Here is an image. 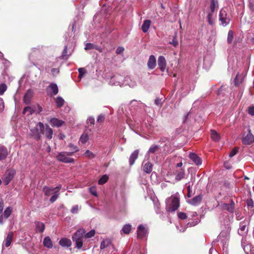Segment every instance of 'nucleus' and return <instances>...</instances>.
<instances>
[{
  "mask_svg": "<svg viewBox=\"0 0 254 254\" xmlns=\"http://www.w3.org/2000/svg\"><path fill=\"white\" fill-rule=\"evenodd\" d=\"M238 151V148L237 147H234L230 152L229 153V156L230 157H232L234 156H235Z\"/></svg>",
  "mask_w": 254,
  "mask_h": 254,
  "instance_id": "nucleus-44",
  "label": "nucleus"
},
{
  "mask_svg": "<svg viewBox=\"0 0 254 254\" xmlns=\"http://www.w3.org/2000/svg\"><path fill=\"white\" fill-rule=\"evenodd\" d=\"M85 50H92V49H96L99 51H101L100 50V49H99V48H98V46H96V45H94L92 43H86L85 44Z\"/></svg>",
  "mask_w": 254,
  "mask_h": 254,
  "instance_id": "nucleus-27",
  "label": "nucleus"
},
{
  "mask_svg": "<svg viewBox=\"0 0 254 254\" xmlns=\"http://www.w3.org/2000/svg\"><path fill=\"white\" fill-rule=\"evenodd\" d=\"M90 192L94 196H97L96 190L95 188L91 187L89 188Z\"/></svg>",
  "mask_w": 254,
  "mask_h": 254,
  "instance_id": "nucleus-51",
  "label": "nucleus"
},
{
  "mask_svg": "<svg viewBox=\"0 0 254 254\" xmlns=\"http://www.w3.org/2000/svg\"><path fill=\"white\" fill-rule=\"evenodd\" d=\"M213 13L210 12L209 13H208L207 16V21L208 22V23L211 25H213V24H214V21L212 19Z\"/></svg>",
  "mask_w": 254,
  "mask_h": 254,
  "instance_id": "nucleus-40",
  "label": "nucleus"
},
{
  "mask_svg": "<svg viewBox=\"0 0 254 254\" xmlns=\"http://www.w3.org/2000/svg\"><path fill=\"white\" fill-rule=\"evenodd\" d=\"M45 225L42 222H38L36 225V231L40 232L42 233L44 232L45 230Z\"/></svg>",
  "mask_w": 254,
  "mask_h": 254,
  "instance_id": "nucleus-30",
  "label": "nucleus"
},
{
  "mask_svg": "<svg viewBox=\"0 0 254 254\" xmlns=\"http://www.w3.org/2000/svg\"><path fill=\"white\" fill-rule=\"evenodd\" d=\"M187 190H188L187 196L188 197H191L192 196V190L190 189V185H189L187 187Z\"/></svg>",
  "mask_w": 254,
  "mask_h": 254,
  "instance_id": "nucleus-53",
  "label": "nucleus"
},
{
  "mask_svg": "<svg viewBox=\"0 0 254 254\" xmlns=\"http://www.w3.org/2000/svg\"><path fill=\"white\" fill-rule=\"evenodd\" d=\"M166 60L164 56H160L158 59V65L160 70L164 72L166 68Z\"/></svg>",
  "mask_w": 254,
  "mask_h": 254,
  "instance_id": "nucleus-7",
  "label": "nucleus"
},
{
  "mask_svg": "<svg viewBox=\"0 0 254 254\" xmlns=\"http://www.w3.org/2000/svg\"><path fill=\"white\" fill-rule=\"evenodd\" d=\"M234 38V32L232 30H229L228 33L227 42L228 44H231Z\"/></svg>",
  "mask_w": 254,
  "mask_h": 254,
  "instance_id": "nucleus-35",
  "label": "nucleus"
},
{
  "mask_svg": "<svg viewBox=\"0 0 254 254\" xmlns=\"http://www.w3.org/2000/svg\"><path fill=\"white\" fill-rule=\"evenodd\" d=\"M131 229V226L130 224H126L124 226L122 231L125 234H128Z\"/></svg>",
  "mask_w": 254,
  "mask_h": 254,
  "instance_id": "nucleus-32",
  "label": "nucleus"
},
{
  "mask_svg": "<svg viewBox=\"0 0 254 254\" xmlns=\"http://www.w3.org/2000/svg\"><path fill=\"white\" fill-rule=\"evenodd\" d=\"M7 86L4 83L0 84V95H2L6 90Z\"/></svg>",
  "mask_w": 254,
  "mask_h": 254,
  "instance_id": "nucleus-41",
  "label": "nucleus"
},
{
  "mask_svg": "<svg viewBox=\"0 0 254 254\" xmlns=\"http://www.w3.org/2000/svg\"><path fill=\"white\" fill-rule=\"evenodd\" d=\"M170 199H171V202L168 207V211L174 212L179 208L180 206V200L178 197L173 196H172Z\"/></svg>",
  "mask_w": 254,
  "mask_h": 254,
  "instance_id": "nucleus-4",
  "label": "nucleus"
},
{
  "mask_svg": "<svg viewBox=\"0 0 254 254\" xmlns=\"http://www.w3.org/2000/svg\"><path fill=\"white\" fill-rule=\"evenodd\" d=\"M43 134H45L46 137L49 139L52 138L53 131L48 125H46L45 130L44 129V133Z\"/></svg>",
  "mask_w": 254,
  "mask_h": 254,
  "instance_id": "nucleus-18",
  "label": "nucleus"
},
{
  "mask_svg": "<svg viewBox=\"0 0 254 254\" xmlns=\"http://www.w3.org/2000/svg\"><path fill=\"white\" fill-rule=\"evenodd\" d=\"M234 205H235L234 202L232 199H231V203L230 204L223 203L221 205V207L223 210H226L229 211V212L233 213V212L234 211V209H235Z\"/></svg>",
  "mask_w": 254,
  "mask_h": 254,
  "instance_id": "nucleus-11",
  "label": "nucleus"
},
{
  "mask_svg": "<svg viewBox=\"0 0 254 254\" xmlns=\"http://www.w3.org/2000/svg\"><path fill=\"white\" fill-rule=\"evenodd\" d=\"M13 233L12 232H10L7 235L6 238L5 239V246L6 247H9L11 243L12 238H13Z\"/></svg>",
  "mask_w": 254,
  "mask_h": 254,
  "instance_id": "nucleus-24",
  "label": "nucleus"
},
{
  "mask_svg": "<svg viewBox=\"0 0 254 254\" xmlns=\"http://www.w3.org/2000/svg\"><path fill=\"white\" fill-rule=\"evenodd\" d=\"M57 160L64 163H71L74 161V159L69 158L66 155L65 152H61L57 155Z\"/></svg>",
  "mask_w": 254,
  "mask_h": 254,
  "instance_id": "nucleus-5",
  "label": "nucleus"
},
{
  "mask_svg": "<svg viewBox=\"0 0 254 254\" xmlns=\"http://www.w3.org/2000/svg\"><path fill=\"white\" fill-rule=\"evenodd\" d=\"M156 65V58L154 55H151L149 57L147 62V66L149 69H154Z\"/></svg>",
  "mask_w": 254,
  "mask_h": 254,
  "instance_id": "nucleus-14",
  "label": "nucleus"
},
{
  "mask_svg": "<svg viewBox=\"0 0 254 254\" xmlns=\"http://www.w3.org/2000/svg\"><path fill=\"white\" fill-rule=\"evenodd\" d=\"M89 139V136L87 134L83 133L80 138V141L82 143L85 144Z\"/></svg>",
  "mask_w": 254,
  "mask_h": 254,
  "instance_id": "nucleus-39",
  "label": "nucleus"
},
{
  "mask_svg": "<svg viewBox=\"0 0 254 254\" xmlns=\"http://www.w3.org/2000/svg\"><path fill=\"white\" fill-rule=\"evenodd\" d=\"M62 188V185H59L57 187L53 188V189H54V193H58V192L59 191V190L61 189Z\"/></svg>",
  "mask_w": 254,
  "mask_h": 254,
  "instance_id": "nucleus-55",
  "label": "nucleus"
},
{
  "mask_svg": "<svg viewBox=\"0 0 254 254\" xmlns=\"http://www.w3.org/2000/svg\"><path fill=\"white\" fill-rule=\"evenodd\" d=\"M59 244L63 247H69L71 245V242L69 239L64 238L60 240Z\"/></svg>",
  "mask_w": 254,
  "mask_h": 254,
  "instance_id": "nucleus-19",
  "label": "nucleus"
},
{
  "mask_svg": "<svg viewBox=\"0 0 254 254\" xmlns=\"http://www.w3.org/2000/svg\"><path fill=\"white\" fill-rule=\"evenodd\" d=\"M246 203L248 207H253L254 206V201L252 199H247Z\"/></svg>",
  "mask_w": 254,
  "mask_h": 254,
  "instance_id": "nucleus-50",
  "label": "nucleus"
},
{
  "mask_svg": "<svg viewBox=\"0 0 254 254\" xmlns=\"http://www.w3.org/2000/svg\"><path fill=\"white\" fill-rule=\"evenodd\" d=\"M178 216L179 219L181 220H185L187 218V214L182 212H180L178 213Z\"/></svg>",
  "mask_w": 254,
  "mask_h": 254,
  "instance_id": "nucleus-45",
  "label": "nucleus"
},
{
  "mask_svg": "<svg viewBox=\"0 0 254 254\" xmlns=\"http://www.w3.org/2000/svg\"><path fill=\"white\" fill-rule=\"evenodd\" d=\"M44 129L43 123L39 122L34 128L31 129V135L37 140H39L41 138V134L44 133Z\"/></svg>",
  "mask_w": 254,
  "mask_h": 254,
  "instance_id": "nucleus-2",
  "label": "nucleus"
},
{
  "mask_svg": "<svg viewBox=\"0 0 254 254\" xmlns=\"http://www.w3.org/2000/svg\"><path fill=\"white\" fill-rule=\"evenodd\" d=\"M108 177L106 175H104L99 180L98 184L99 185H103L106 183L108 180Z\"/></svg>",
  "mask_w": 254,
  "mask_h": 254,
  "instance_id": "nucleus-37",
  "label": "nucleus"
},
{
  "mask_svg": "<svg viewBox=\"0 0 254 254\" xmlns=\"http://www.w3.org/2000/svg\"><path fill=\"white\" fill-rule=\"evenodd\" d=\"M50 123L53 127H59L65 124L64 121L54 118L50 120Z\"/></svg>",
  "mask_w": 254,
  "mask_h": 254,
  "instance_id": "nucleus-9",
  "label": "nucleus"
},
{
  "mask_svg": "<svg viewBox=\"0 0 254 254\" xmlns=\"http://www.w3.org/2000/svg\"><path fill=\"white\" fill-rule=\"evenodd\" d=\"M95 234V231L94 230H92L90 231L85 234V237L86 238H90L94 236Z\"/></svg>",
  "mask_w": 254,
  "mask_h": 254,
  "instance_id": "nucleus-43",
  "label": "nucleus"
},
{
  "mask_svg": "<svg viewBox=\"0 0 254 254\" xmlns=\"http://www.w3.org/2000/svg\"><path fill=\"white\" fill-rule=\"evenodd\" d=\"M33 96V92L32 90L29 89L27 91L23 98V102L26 105L30 104L31 99Z\"/></svg>",
  "mask_w": 254,
  "mask_h": 254,
  "instance_id": "nucleus-10",
  "label": "nucleus"
},
{
  "mask_svg": "<svg viewBox=\"0 0 254 254\" xmlns=\"http://www.w3.org/2000/svg\"><path fill=\"white\" fill-rule=\"evenodd\" d=\"M227 13L223 8L219 12V20L223 26H226L230 22V19L227 17Z\"/></svg>",
  "mask_w": 254,
  "mask_h": 254,
  "instance_id": "nucleus-6",
  "label": "nucleus"
},
{
  "mask_svg": "<svg viewBox=\"0 0 254 254\" xmlns=\"http://www.w3.org/2000/svg\"><path fill=\"white\" fill-rule=\"evenodd\" d=\"M27 112L29 113V115H32L35 112V110H34L31 107L27 106L24 108L22 113L25 114Z\"/></svg>",
  "mask_w": 254,
  "mask_h": 254,
  "instance_id": "nucleus-36",
  "label": "nucleus"
},
{
  "mask_svg": "<svg viewBox=\"0 0 254 254\" xmlns=\"http://www.w3.org/2000/svg\"><path fill=\"white\" fill-rule=\"evenodd\" d=\"M4 203L2 200L0 201V214L2 213L3 209Z\"/></svg>",
  "mask_w": 254,
  "mask_h": 254,
  "instance_id": "nucleus-60",
  "label": "nucleus"
},
{
  "mask_svg": "<svg viewBox=\"0 0 254 254\" xmlns=\"http://www.w3.org/2000/svg\"><path fill=\"white\" fill-rule=\"evenodd\" d=\"M56 103L58 107H62L64 103V100L61 97H58L56 99Z\"/></svg>",
  "mask_w": 254,
  "mask_h": 254,
  "instance_id": "nucleus-33",
  "label": "nucleus"
},
{
  "mask_svg": "<svg viewBox=\"0 0 254 254\" xmlns=\"http://www.w3.org/2000/svg\"><path fill=\"white\" fill-rule=\"evenodd\" d=\"M234 82H235V84L236 86H238L240 85V84L242 82V80H241V81H239V76L237 75L235 78V80H234Z\"/></svg>",
  "mask_w": 254,
  "mask_h": 254,
  "instance_id": "nucleus-57",
  "label": "nucleus"
},
{
  "mask_svg": "<svg viewBox=\"0 0 254 254\" xmlns=\"http://www.w3.org/2000/svg\"><path fill=\"white\" fill-rule=\"evenodd\" d=\"M3 216L2 215H1L0 216V224H2L3 223Z\"/></svg>",
  "mask_w": 254,
  "mask_h": 254,
  "instance_id": "nucleus-63",
  "label": "nucleus"
},
{
  "mask_svg": "<svg viewBox=\"0 0 254 254\" xmlns=\"http://www.w3.org/2000/svg\"><path fill=\"white\" fill-rule=\"evenodd\" d=\"M104 120H105L104 116L101 114V115H99V116L98 117L97 122L99 123H102L104 121Z\"/></svg>",
  "mask_w": 254,
  "mask_h": 254,
  "instance_id": "nucleus-54",
  "label": "nucleus"
},
{
  "mask_svg": "<svg viewBox=\"0 0 254 254\" xmlns=\"http://www.w3.org/2000/svg\"><path fill=\"white\" fill-rule=\"evenodd\" d=\"M246 225H243L242 226H241L240 229L241 231H244L245 230V229H246Z\"/></svg>",
  "mask_w": 254,
  "mask_h": 254,
  "instance_id": "nucleus-64",
  "label": "nucleus"
},
{
  "mask_svg": "<svg viewBox=\"0 0 254 254\" xmlns=\"http://www.w3.org/2000/svg\"><path fill=\"white\" fill-rule=\"evenodd\" d=\"M202 199V195L201 194H199L194 197L192 199L189 200L188 202L192 205H196L201 202Z\"/></svg>",
  "mask_w": 254,
  "mask_h": 254,
  "instance_id": "nucleus-16",
  "label": "nucleus"
},
{
  "mask_svg": "<svg viewBox=\"0 0 254 254\" xmlns=\"http://www.w3.org/2000/svg\"><path fill=\"white\" fill-rule=\"evenodd\" d=\"M242 141L243 144L249 145L252 144L254 141V136L249 131V133L243 138Z\"/></svg>",
  "mask_w": 254,
  "mask_h": 254,
  "instance_id": "nucleus-12",
  "label": "nucleus"
},
{
  "mask_svg": "<svg viewBox=\"0 0 254 254\" xmlns=\"http://www.w3.org/2000/svg\"><path fill=\"white\" fill-rule=\"evenodd\" d=\"M248 113L252 116H254V107H251L248 109Z\"/></svg>",
  "mask_w": 254,
  "mask_h": 254,
  "instance_id": "nucleus-59",
  "label": "nucleus"
},
{
  "mask_svg": "<svg viewBox=\"0 0 254 254\" xmlns=\"http://www.w3.org/2000/svg\"><path fill=\"white\" fill-rule=\"evenodd\" d=\"M87 122H88V123H89L91 125H94L95 120H94V118H93V117H89L87 119Z\"/></svg>",
  "mask_w": 254,
  "mask_h": 254,
  "instance_id": "nucleus-58",
  "label": "nucleus"
},
{
  "mask_svg": "<svg viewBox=\"0 0 254 254\" xmlns=\"http://www.w3.org/2000/svg\"><path fill=\"white\" fill-rule=\"evenodd\" d=\"M169 44L172 45L174 47H176L178 45V42L176 40V37H174L173 39L169 42Z\"/></svg>",
  "mask_w": 254,
  "mask_h": 254,
  "instance_id": "nucleus-49",
  "label": "nucleus"
},
{
  "mask_svg": "<svg viewBox=\"0 0 254 254\" xmlns=\"http://www.w3.org/2000/svg\"><path fill=\"white\" fill-rule=\"evenodd\" d=\"M189 157L190 159L193 161L196 165H199L201 164L202 161L201 159L196 154L194 153H191L190 154Z\"/></svg>",
  "mask_w": 254,
  "mask_h": 254,
  "instance_id": "nucleus-17",
  "label": "nucleus"
},
{
  "mask_svg": "<svg viewBox=\"0 0 254 254\" xmlns=\"http://www.w3.org/2000/svg\"><path fill=\"white\" fill-rule=\"evenodd\" d=\"M185 177V171L183 169H180L178 171L176 175L175 179L179 181Z\"/></svg>",
  "mask_w": 254,
  "mask_h": 254,
  "instance_id": "nucleus-26",
  "label": "nucleus"
},
{
  "mask_svg": "<svg viewBox=\"0 0 254 254\" xmlns=\"http://www.w3.org/2000/svg\"><path fill=\"white\" fill-rule=\"evenodd\" d=\"M125 49L122 47H119L117 48L116 53L118 55L121 54L124 51Z\"/></svg>",
  "mask_w": 254,
  "mask_h": 254,
  "instance_id": "nucleus-52",
  "label": "nucleus"
},
{
  "mask_svg": "<svg viewBox=\"0 0 254 254\" xmlns=\"http://www.w3.org/2000/svg\"><path fill=\"white\" fill-rule=\"evenodd\" d=\"M108 243H106V241H103L100 245V248L101 249L103 250L105 248H106L108 246Z\"/></svg>",
  "mask_w": 254,
  "mask_h": 254,
  "instance_id": "nucleus-56",
  "label": "nucleus"
},
{
  "mask_svg": "<svg viewBox=\"0 0 254 254\" xmlns=\"http://www.w3.org/2000/svg\"><path fill=\"white\" fill-rule=\"evenodd\" d=\"M69 148H73V151L65 152L66 155L67 156H72L75 152L78 151L79 149L77 146L73 145V144L70 143L68 145Z\"/></svg>",
  "mask_w": 254,
  "mask_h": 254,
  "instance_id": "nucleus-25",
  "label": "nucleus"
},
{
  "mask_svg": "<svg viewBox=\"0 0 254 254\" xmlns=\"http://www.w3.org/2000/svg\"><path fill=\"white\" fill-rule=\"evenodd\" d=\"M147 232V229L142 225H139L137 230V238H143L146 236Z\"/></svg>",
  "mask_w": 254,
  "mask_h": 254,
  "instance_id": "nucleus-8",
  "label": "nucleus"
},
{
  "mask_svg": "<svg viewBox=\"0 0 254 254\" xmlns=\"http://www.w3.org/2000/svg\"><path fill=\"white\" fill-rule=\"evenodd\" d=\"M79 72L78 77L81 78L83 74H84L86 72V70L84 68H79L78 69Z\"/></svg>",
  "mask_w": 254,
  "mask_h": 254,
  "instance_id": "nucleus-48",
  "label": "nucleus"
},
{
  "mask_svg": "<svg viewBox=\"0 0 254 254\" xmlns=\"http://www.w3.org/2000/svg\"><path fill=\"white\" fill-rule=\"evenodd\" d=\"M79 206L78 205L73 206L70 211L72 213H77L78 212Z\"/></svg>",
  "mask_w": 254,
  "mask_h": 254,
  "instance_id": "nucleus-47",
  "label": "nucleus"
},
{
  "mask_svg": "<svg viewBox=\"0 0 254 254\" xmlns=\"http://www.w3.org/2000/svg\"><path fill=\"white\" fill-rule=\"evenodd\" d=\"M218 7V0H210V12L214 13L215 9Z\"/></svg>",
  "mask_w": 254,
  "mask_h": 254,
  "instance_id": "nucleus-23",
  "label": "nucleus"
},
{
  "mask_svg": "<svg viewBox=\"0 0 254 254\" xmlns=\"http://www.w3.org/2000/svg\"><path fill=\"white\" fill-rule=\"evenodd\" d=\"M151 21L150 20H145L141 26V29L144 33H146L150 28L151 25Z\"/></svg>",
  "mask_w": 254,
  "mask_h": 254,
  "instance_id": "nucleus-20",
  "label": "nucleus"
},
{
  "mask_svg": "<svg viewBox=\"0 0 254 254\" xmlns=\"http://www.w3.org/2000/svg\"><path fill=\"white\" fill-rule=\"evenodd\" d=\"M161 100L159 98H156L155 100V103L157 105H159L160 104Z\"/></svg>",
  "mask_w": 254,
  "mask_h": 254,
  "instance_id": "nucleus-61",
  "label": "nucleus"
},
{
  "mask_svg": "<svg viewBox=\"0 0 254 254\" xmlns=\"http://www.w3.org/2000/svg\"><path fill=\"white\" fill-rule=\"evenodd\" d=\"M8 155V152L6 147L0 145V161L5 159Z\"/></svg>",
  "mask_w": 254,
  "mask_h": 254,
  "instance_id": "nucleus-13",
  "label": "nucleus"
},
{
  "mask_svg": "<svg viewBox=\"0 0 254 254\" xmlns=\"http://www.w3.org/2000/svg\"><path fill=\"white\" fill-rule=\"evenodd\" d=\"M51 71L53 73H54V72L58 73L59 72V70H58V68H54L51 70Z\"/></svg>",
  "mask_w": 254,
  "mask_h": 254,
  "instance_id": "nucleus-62",
  "label": "nucleus"
},
{
  "mask_svg": "<svg viewBox=\"0 0 254 254\" xmlns=\"http://www.w3.org/2000/svg\"><path fill=\"white\" fill-rule=\"evenodd\" d=\"M12 212V209L11 207H7L3 213V216L5 218H7L10 215Z\"/></svg>",
  "mask_w": 254,
  "mask_h": 254,
  "instance_id": "nucleus-38",
  "label": "nucleus"
},
{
  "mask_svg": "<svg viewBox=\"0 0 254 254\" xmlns=\"http://www.w3.org/2000/svg\"><path fill=\"white\" fill-rule=\"evenodd\" d=\"M85 233L84 229H80L76 231L72 236V240L76 243V247L80 249L83 246V238Z\"/></svg>",
  "mask_w": 254,
  "mask_h": 254,
  "instance_id": "nucleus-1",
  "label": "nucleus"
},
{
  "mask_svg": "<svg viewBox=\"0 0 254 254\" xmlns=\"http://www.w3.org/2000/svg\"><path fill=\"white\" fill-rule=\"evenodd\" d=\"M59 197V194L58 193H54V194L51 196V197L50 199V201L51 203H53L55 201L57 200L58 198Z\"/></svg>",
  "mask_w": 254,
  "mask_h": 254,
  "instance_id": "nucleus-46",
  "label": "nucleus"
},
{
  "mask_svg": "<svg viewBox=\"0 0 254 254\" xmlns=\"http://www.w3.org/2000/svg\"><path fill=\"white\" fill-rule=\"evenodd\" d=\"M53 91V94L56 95L58 93L59 89L58 86L55 83H51L48 87Z\"/></svg>",
  "mask_w": 254,
  "mask_h": 254,
  "instance_id": "nucleus-28",
  "label": "nucleus"
},
{
  "mask_svg": "<svg viewBox=\"0 0 254 254\" xmlns=\"http://www.w3.org/2000/svg\"><path fill=\"white\" fill-rule=\"evenodd\" d=\"M54 190L53 188H50L47 186H45L43 188V191L44 194L47 196H49L52 194V191Z\"/></svg>",
  "mask_w": 254,
  "mask_h": 254,
  "instance_id": "nucleus-31",
  "label": "nucleus"
},
{
  "mask_svg": "<svg viewBox=\"0 0 254 254\" xmlns=\"http://www.w3.org/2000/svg\"><path fill=\"white\" fill-rule=\"evenodd\" d=\"M159 150V146L156 145H152L148 150L149 153H155Z\"/></svg>",
  "mask_w": 254,
  "mask_h": 254,
  "instance_id": "nucleus-34",
  "label": "nucleus"
},
{
  "mask_svg": "<svg viewBox=\"0 0 254 254\" xmlns=\"http://www.w3.org/2000/svg\"><path fill=\"white\" fill-rule=\"evenodd\" d=\"M43 245L45 247L51 249L53 247V243L49 237H46L43 240Z\"/></svg>",
  "mask_w": 254,
  "mask_h": 254,
  "instance_id": "nucleus-22",
  "label": "nucleus"
},
{
  "mask_svg": "<svg viewBox=\"0 0 254 254\" xmlns=\"http://www.w3.org/2000/svg\"><path fill=\"white\" fill-rule=\"evenodd\" d=\"M211 137L215 141H218L220 139L219 134L214 130H211Z\"/></svg>",
  "mask_w": 254,
  "mask_h": 254,
  "instance_id": "nucleus-29",
  "label": "nucleus"
},
{
  "mask_svg": "<svg viewBox=\"0 0 254 254\" xmlns=\"http://www.w3.org/2000/svg\"><path fill=\"white\" fill-rule=\"evenodd\" d=\"M84 155L85 156H86L87 157H88V158H90V159L93 158L95 157V155L91 151H90L89 150H87L85 151Z\"/></svg>",
  "mask_w": 254,
  "mask_h": 254,
  "instance_id": "nucleus-42",
  "label": "nucleus"
},
{
  "mask_svg": "<svg viewBox=\"0 0 254 254\" xmlns=\"http://www.w3.org/2000/svg\"><path fill=\"white\" fill-rule=\"evenodd\" d=\"M16 171L14 169H7L4 174L3 178V183L5 186H7L13 178Z\"/></svg>",
  "mask_w": 254,
  "mask_h": 254,
  "instance_id": "nucleus-3",
  "label": "nucleus"
},
{
  "mask_svg": "<svg viewBox=\"0 0 254 254\" xmlns=\"http://www.w3.org/2000/svg\"><path fill=\"white\" fill-rule=\"evenodd\" d=\"M152 164L150 162H147L144 165L143 170L146 173H150L152 171Z\"/></svg>",
  "mask_w": 254,
  "mask_h": 254,
  "instance_id": "nucleus-21",
  "label": "nucleus"
},
{
  "mask_svg": "<svg viewBox=\"0 0 254 254\" xmlns=\"http://www.w3.org/2000/svg\"><path fill=\"white\" fill-rule=\"evenodd\" d=\"M139 154V150L136 149L130 155L129 159V165L130 166H132L134 164L135 160L138 158Z\"/></svg>",
  "mask_w": 254,
  "mask_h": 254,
  "instance_id": "nucleus-15",
  "label": "nucleus"
}]
</instances>
